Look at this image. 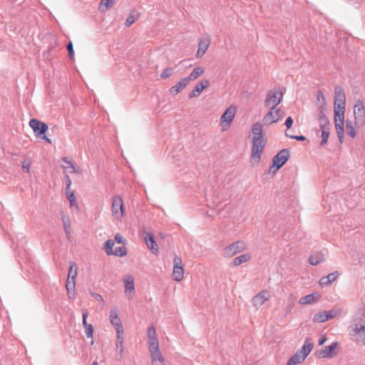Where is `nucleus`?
I'll use <instances>...</instances> for the list:
<instances>
[{"instance_id":"1","label":"nucleus","mask_w":365,"mask_h":365,"mask_svg":"<svg viewBox=\"0 0 365 365\" xmlns=\"http://www.w3.org/2000/svg\"><path fill=\"white\" fill-rule=\"evenodd\" d=\"M345 106V94L341 87H337L334 91V121L336 132L340 143H342L344 139Z\"/></svg>"},{"instance_id":"2","label":"nucleus","mask_w":365,"mask_h":365,"mask_svg":"<svg viewBox=\"0 0 365 365\" xmlns=\"http://www.w3.org/2000/svg\"><path fill=\"white\" fill-rule=\"evenodd\" d=\"M250 132L252 135V145L250 163L252 165H257L260 162L267 140L263 133V125L261 123H254Z\"/></svg>"},{"instance_id":"3","label":"nucleus","mask_w":365,"mask_h":365,"mask_svg":"<svg viewBox=\"0 0 365 365\" xmlns=\"http://www.w3.org/2000/svg\"><path fill=\"white\" fill-rule=\"evenodd\" d=\"M147 336L151 365H168L166 359L160 349L156 329L153 326H150L148 329Z\"/></svg>"},{"instance_id":"4","label":"nucleus","mask_w":365,"mask_h":365,"mask_svg":"<svg viewBox=\"0 0 365 365\" xmlns=\"http://www.w3.org/2000/svg\"><path fill=\"white\" fill-rule=\"evenodd\" d=\"M313 349V344L307 339L299 351L295 353L287 362L286 365H297L302 363Z\"/></svg>"},{"instance_id":"5","label":"nucleus","mask_w":365,"mask_h":365,"mask_svg":"<svg viewBox=\"0 0 365 365\" xmlns=\"http://www.w3.org/2000/svg\"><path fill=\"white\" fill-rule=\"evenodd\" d=\"M236 113L237 108L234 106H230L223 113L220 119V125L222 131H226L230 128Z\"/></svg>"},{"instance_id":"6","label":"nucleus","mask_w":365,"mask_h":365,"mask_svg":"<svg viewBox=\"0 0 365 365\" xmlns=\"http://www.w3.org/2000/svg\"><path fill=\"white\" fill-rule=\"evenodd\" d=\"M354 125L356 128L363 127L365 125V107L361 100H358L354 104Z\"/></svg>"},{"instance_id":"7","label":"nucleus","mask_w":365,"mask_h":365,"mask_svg":"<svg viewBox=\"0 0 365 365\" xmlns=\"http://www.w3.org/2000/svg\"><path fill=\"white\" fill-rule=\"evenodd\" d=\"M111 212L113 217L118 220H122L125 215L123 200L119 195H115L112 199Z\"/></svg>"},{"instance_id":"8","label":"nucleus","mask_w":365,"mask_h":365,"mask_svg":"<svg viewBox=\"0 0 365 365\" xmlns=\"http://www.w3.org/2000/svg\"><path fill=\"white\" fill-rule=\"evenodd\" d=\"M283 95L280 88H274L269 91L266 96L265 107H277L283 98Z\"/></svg>"},{"instance_id":"9","label":"nucleus","mask_w":365,"mask_h":365,"mask_svg":"<svg viewBox=\"0 0 365 365\" xmlns=\"http://www.w3.org/2000/svg\"><path fill=\"white\" fill-rule=\"evenodd\" d=\"M272 298V293L267 289H263L256 294L251 300L253 307L258 310L259 309L267 302H269Z\"/></svg>"},{"instance_id":"10","label":"nucleus","mask_w":365,"mask_h":365,"mask_svg":"<svg viewBox=\"0 0 365 365\" xmlns=\"http://www.w3.org/2000/svg\"><path fill=\"white\" fill-rule=\"evenodd\" d=\"M269 109V112L266 113L263 117V122L264 124L270 125L277 123L278 120L282 119L284 115V111L277 107H267Z\"/></svg>"},{"instance_id":"11","label":"nucleus","mask_w":365,"mask_h":365,"mask_svg":"<svg viewBox=\"0 0 365 365\" xmlns=\"http://www.w3.org/2000/svg\"><path fill=\"white\" fill-rule=\"evenodd\" d=\"M317 113L319 121L327 119L325 115L327 111V101L322 91H319L317 93Z\"/></svg>"},{"instance_id":"12","label":"nucleus","mask_w":365,"mask_h":365,"mask_svg":"<svg viewBox=\"0 0 365 365\" xmlns=\"http://www.w3.org/2000/svg\"><path fill=\"white\" fill-rule=\"evenodd\" d=\"M172 278L176 282H180L184 278V269L182 262L180 257L175 256L173 259V269Z\"/></svg>"},{"instance_id":"13","label":"nucleus","mask_w":365,"mask_h":365,"mask_svg":"<svg viewBox=\"0 0 365 365\" xmlns=\"http://www.w3.org/2000/svg\"><path fill=\"white\" fill-rule=\"evenodd\" d=\"M247 247L246 243L243 241H237L232 243L225 248L224 255L227 257H231L237 253L244 251Z\"/></svg>"},{"instance_id":"14","label":"nucleus","mask_w":365,"mask_h":365,"mask_svg":"<svg viewBox=\"0 0 365 365\" xmlns=\"http://www.w3.org/2000/svg\"><path fill=\"white\" fill-rule=\"evenodd\" d=\"M338 347L339 344L337 342H334L331 345L325 346L316 351L315 356L319 359L332 358L337 354Z\"/></svg>"},{"instance_id":"15","label":"nucleus","mask_w":365,"mask_h":365,"mask_svg":"<svg viewBox=\"0 0 365 365\" xmlns=\"http://www.w3.org/2000/svg\"><path fill=\"white\" fill-rule=\"evenodd\" d=\"M211 42L210 37L205 36L200 38L198 48L196 53V58H201L207 51Z\"/></svg>"},{"instance_id":"16","label":"nucleus","mask_w":365,"mask_h":365,"mask_svg":"<svg viewBox=\"0 0 365 365\" xmlns=\"http://www.w3.org/2000/svg\"><path fill=\"white\" fill-rule=\"evenodd\" d=\"M29 125L37 137H40L41 135L44 134L48 130V125L37 119H31L29 121Z\"/></svg>"},{"instance_id":"17","label":"nucleus","mask_w":365,"mask_h":365,"mask_svg":"<svg viewBox=\"0 0 365 365\" xmlns=\"http://www.w3.org/2000/svg\"><path fill=\"white\" fill-rule=\"evenodd\" d=\"M110 322L115 327L116 334H123V327L121 319L118 317V312L116 309H112L110 312L109 316Z\"/></svg>"},{"instance_id":"18","label":"nucleus","mask_w":365,"mask_h":365,"mask_svg":"<svg viewBox=\"0 0 365 365\" xmlns=\"http://www.w3.org/2000/svg\"><path fill=\"white\" fill-rule=\"evenodd\" d=\"M289 152L287 150H281L274 158H273V167L276 168V170H279L288 160Z\"/></svg>"},{"instance_id":"19","label":"nucleus","mask_w":365,"mask_h":365,"mask_svg":"<svg viewBox=\"0 0 365 365\" xmlns=\"http://www.w3.org/2000/svg\"><path fill=\"white\" fill-rule=\"evenodd\" d=\"M352 335L356 336V341L359 344L364 345L365 344V325H361L358 327L357 325L354 326L352 328Z\"/></svg>"},{"instance_id":"20","label":"nucleus","mask_w":365,"mask_h":365,"mask_svg":"<svg viewBox=\"0 0 365 365\" xmlns=\"http://www.w3.org/2000/svg\"><path fill=\"white\" fill-rule=\"evenodd\" d=\"M210 86V81L205 79L198 83L192 91L189 93V98H192L200 95V93Z\"/></svg>"},{"instance_id":"21","label":"nucleus","mask_w":365,"mask_h":365,"mask_svg":"<svg viewBox=\"0 0 365 365\" xmlns=\"http://www.w3.org/2000/svg\"><path fill=\"white\" fill-rule=\"evenodd\" d=\"M320 122V129L322 130V143L321 145H325L329 136V130L331 128V125L328 119H324L323 121Z\"/></svg>"},{"instance_id":"22","label":"nucleus","mask_w":365,"mask_h":365,"mask_svg":"<svg viewBox=\"0 0 365 365\" xmlns=\"http://www.w3.org/2000/svg\"><path fill=\"white\" fill-rule=\"evenodd\" d=\"M144 240L150 252L153 254L157 255L159 252V248L155 241L153 235L151 233L148 232L144 238Z\"/></svg>"},{"instance_id":"23","label":"nucleus","mask_w":365,"mask_h":365,"mask_svg":"<svg viewBox=\"0 0 365 365\" xmlns=\"http://www.w3.org/2000/svg\"><path fill=\"white\" fill-rule=\"evenodd\" d=\"M321 298L319 293H312L304 297H302L299 300V304L301 305H307L317 302Z\"/></svg>"},{"instance_id":"24","label":"nucleus","mask_w":365,"mask_h":365,"mask_svg":"<svg viewBox=\"0 0 365 365\" xmlns=\"http://www.w3.org/2000/svg\"><path fill=\"white\" fill-rule=\"evenodd\" d=\"M189 84V81L186 78H182L174 85L170 89V93L174 96L178 94L182 89H184Z\"/></svg>"},{"instance_id":"25","label":"nucleus","mask_w":365,"mask_h":365,"mask_svg":"<svg viewBox=\"0 0 365 365\" xmlns=\"http://www.w3.org/2000/svg\"><path fill=\"white\" fill-rule=\"evenodd\" d=\"M123 283L125 286V293L126 295L134 291V277L132 275L128 274L125 276Z\"/></svg>"},{"instance_id":"26","label":"nucleus","mask_w":365,"mask_h":365,"mask_svg":"<svg viewBox=\"0 0 365 365\" xmlns=\"http://www.w3.org/2000/svg\"><path fill=\"white\" fill-rule=\"evenodd\" d=\"M338 276H339L338 272L336 271V272H331V273L329 274L328 275L322 277L319 280V284L321 285H329L331 282H334L337 279Z\"/></svg>"},{"instance_id":"27","label":"nucleus","mask_w":365,"mask_h":365,"mask_svg":"<svg viewBox=\"0 0 365 365\" xmlns=\"http://www.w3.org/2000/svg\"><path fill=\"white\" fill-rule=\"evenodd\" d=\"M324 261V254L321 252L313 253L309 258V262L312 265H317Z\"/></svg>"},{"instance_id":"28","label":"nucleus","mask_w":365,"mask_h":365,"mask_svg":"<svg viewBox=\"0 0 365 365\" xmlns=\"http://www.w3.org/2000/svg\"><path fill=\"white\" fill-rule=\"evenodd\" d=\"M205 73V68L202 66L195 67L189 76L185 77L188 81H195Z\"/></svg>"},{"instance_id":"29","label":"nucleus","mask_w":365,"mask_h":365,"mask_svg":"<svg viewBox=\"0 0 365 365\" xmlns=\"http://www.w3.org/2000/svg\"><path fill=\"white\" fill-rule=\"evenodd\" d=\"M123 334H116V351L118 354L120 356V359L122 358V355L123 353Z\"/></svg>"},{"instance_id":"30","label":"nucleus","mask_w":365,"mask_h":365,"mask_svg":"<svg viewBox=\"0 0 365 365\" xmlns=\"http://www.w3.org/2000/svg\"><path fill=\"white\" fill-rule=\"evenodd\" d=\"M251 259V255L250 254H244L235 257L232 264L235 267L238 266L242 263L249 262Z\"/></svg>"},{"instance_id":"31","label":"nucleus","mask_w":365,"mask_h":365,"mask_svg":"<svg viewBox=\"0 0 365 365\" xmlns=\"http://www.w3.org/2000/svg\"><path fill=\"white\" fill-rule=\"evenodd\" d=\"M75 285L76 280L67 279L66 280V290L69 298L73 299L75 297Z\"/></svg>"},{"instance_id":"32","label":"nucleus","mask_w":365,"mask_h":365,"mask_svg":"<svg viewBox=\"0 0 365 365\" xmlns=\"http://www.w3.org/2000/svg\"><path fill=\"white\" fill-rule=\"evenodd\" d=\"M115 0H101L99 4V11L106 12L114 4Z\"/></svg>"},{"instance_id":"33","label":"nucleus","mask_w":365,"mask_h":365,"mask_svg":"<svg viewBox=\"0 0 365 365\" xmlns=\"http://www.w3.org/2000/svg\"><path fill=\"white\" fill-rule=\"evenodd\" d=\"M62 222L66 237L69 238L71 237V221L69 217L67 215H63Z\"/></svg>"},{"instance_id":"34","label":"nucleus","mask_w":365,"mask_h":365,"mask_svg":"<svg viewBox=\"0 0 365 365\" xmlns=\"http://www.w3.org/2000/svg\"><path fill=\"white\" fill-rule=\"evenodd\" d=\"M355 125L354 123L349 120H347L346 122V132L348 135H349L351 138H354L356 135V130L354 128Z\"/></svg>"},{"instance_id":"35","label":"nucleus","mask_w":365,"mask_h":365,"mask_svg":"<svg viewBox=\"0 0 365 365\" xmlns=\"http://www.w3.org/2000/svg\"><path fill=\"white\" fill-rule=\"evenodd\" d=\"M78 274V267L76 263L70 264L67 279L76 280Z\"/></svg>"},{"instance_id":"36","label":"nucleus","mask_w":365,"mask_h":365,"mask_svg":"<svg viewBox=\"0 0 365 365\" xmlns=\"http://www.w3.org/2000/svg\"><path fill=\"white\" fill-rule=\"evenodd\" d=\"M312 320L314 323H322L327 321V311L321 312L316 314L313 317Z\"/></svg>"},{"instance_id":"37","label":"nucleus","mask_w":365,"mask_h":365,"mask_svg":"<svg viewBox=\"0 0 365 365\" xmlns=\"http://www.w3.org/2000/svg\"><path fill=\"white\" fill-rule=\"evenodd\" d=\"M114 246V242L112 240H108L105 243V250L109 255H113V248Z\"/></svg>"},{"instance_id":"38","label":"nucleus","mask_w":365,"mask_h":365,"mask_svg":"<svg viewBox=\"0 0 365 365\" xmlns=\"http://www.w3.org/2000/svg\"><path fill=\"white\" fill-rule=\"evenodd\" d=\"M173 73V68L171 67H168L165 68L160 74V78L163 79H166L170 78Z\"/></svg>"},{"instance_id":"39","label":"nucleus","mask_w":365,"mask_h":365,"mask_svg":"<svg viewBox=\"0 0 365 365\" xmlns=\"http://www.w3.org/2000/svg\"><path fill=\"white\" fill-rule=\"evenodd\" d=\"M127 253L126 248L123 246L122 247H118L115 249V250H113V255H115L116 256L123 257Z\"/></svg>"},{"instance_id":"40","label":"nucleus","mask_w":365,"mask_h":365,"mask_svg":"<svg viewBox=\"0 0 365 365\" xmlns=\"http://www.w3.org/2000/svg\"><path fill=\"white\" fill-rule=\"evenodd\" d=\"M340 315H341L340 310L332 309L329 312H327V320L331 319L336 317H339Z\"/></svg>"},{"instance_id":"41","label":"nucleus","mask_w":365,"mask_h":365,"mask_svg":"<svg viewBox=\"0 0 365 365\" xmlns=\"http://www.w3.org/2000/svg\"><path fill=\"white\" fill-rule=\"evenodd\" d=\"M296 300V297L294 294H290L287 298V302H288V311L290 312L293 307L294 306V302Z\"/></svg>"},{"instance_id":"42","label":"nucleus","mask_w":365,"mask_h":365,"mask_svg":"<svg viewBox=\"0 0 365 365\" xmlns=\"http://www.w3.org/2000/svg\"><path fill=\"white\" fill-rule=\"evenodd\" d=\"M31 165V162L29 159H25L22 161V169L24 171L26 172L27 173H30V168Z\"/></svg>"},{"instance_id":"43","label":"nucleus","mask_w":365,"mask_h":365,"mask_svg":"<svg viewBox=\"0 0 365 365\" xmlns=\"http://www.w3.org/2000/svg\"><path fill=\"white\" fill-rule=\"evenodd\" d=\"M85 332L88 338H93V327L92 324H88L84 327Z\"/></svg>"},{"instance_id":"44","label":"nucleus","mask_w":365,"mask_h":365,"mask_svg":"<svg viewBox=\"0 0 365 365\" xmlns=\"http://www.w3.org/2000/svg\"><path fill=\"white\" fill-rule=\"evenodd\" d=\"M68 198L70 201L71 206L78 207V204L73 192H71V194L68 195Z\"/></svg>"},{"instance_id":"45","label":"nucleus","mask_w":365,"mask_h":365,"mask_svg":"<svg viewBox=\"0 0 365 365\" xmlns=\"http://www.w3.org/2000/svg\"><path fill=\"white\" fill-rule=\"evenodd\" d=\"M137 20V18L135 17L133 15L130 14L129 16L127 18L125 21V26H130L133 24L135 23V21Z\"/></svg>"},{"instance_id":"46","label":"nucleus","mask_w":365,"mask_h":365,"mask_svg":"<svg viewBox=\"0 0 365 365\" xmlns=\"http://www.w3.org/2000/svg\"><path fill=\"white\" fill-rule=\"evenodd\" d=\"M67 49L68 51V56L69 57L73 59L74 57V52L73 49V44L72 43H69L67 46Z\"/></svg>"},{"instance_id":"47","label":"nucleus","mask_w":365,"mask_h":365,"mask_svg":"<svg viewBox=\"0 0 365 365\" xmlns=\"http://www.w3.org/2000/svg\"><path fill=\"white\" fill-rule=\"evenodd\" d=\"M88 316V313L86 310H84L83 312V327L88 325L89 324L87 323V317Z\"/></svg>"},{"instance_id":"48","label":"nucleus","mask_w":365,"mask_h":365,"mask_svg":"<svg viewBox=\"0 0 365 365\" xmlns=\"http://www.w3.org/2000/svg\"><path fill=\"white\" fill-rule=\"evenodd\" d=\"M293 124V120L292 117H288L285 120V125L287 128H290Z\"/></svg>"},{"instance_id":"49","label":"nucleus","mask_w":365,"mask_h":365,"mask_svg":"<svg viewBox=\"0 0 365 365\" xmlns=\"http://www.w3.org/2000/svg\"><path fill=\"white\" fill-rule=\"evenodd\" d=\"M115 240L118 242V243H124L125 242V240L123 238V237L119 234H117L115 236Z\"/></svg>"},{"instance_id":"50","label":"nucleus","mask_w":365,"mask_h":365,"mask_svg":"<svg viewBox=\"0 0 365 365\" xmlns=\"http://www.w3.org/2000/svg\"><path fill=\"white\" fill-rule=\"evenodd\" d=\"M287 136L291 138H294V139H296V140H305V137L303 136V135H289L288 134H286Z\"/></svg>"},{"instance_id":"51","label":"nucleus","mask_w":365,"mask_h":365,"mask_svg":"<svg viewBox=\"0 0 365 365\" xmlns=\"http://www.w3.org/2000/svg\"><path fill=\"white\" fill-rule=\"evenodd\" d=\"M66 184H67L66 190H68L70 189L71 185V180L70 179V178L68 176L66 177Z\"/></svg>"},{"instance_id":"52","label":"nucleus","mask_w":365,"mask_h":365,"mask_svg":"<svg viewBox=\"0 0 365 365\" xmlns=\"http://www.w3.org/2000/svg\"><path fill=\"white\" fill-rule=\"evenodd\" d=\"M42 139H43L44 140H46L47 143H51V140L50 138H47L46 135H43L42 137Z\"/></svg>"},{"instance_id":"53","label":"nucleus","mask_w":365,"mask_h":365,"mask_svg":"<svg viewBox=\"0 0 365 365\" xmlns=\"http://www.w3.org/2000/svg\"><path fill=\"white\" fill-rule=\"evenodd\" d=\"M326 340H327V338H326V337L322 338V339L319 341V344L320 346H321V345H322V344L326 341Z\"/></svg>"},{"instance_id":"54","label":"nucleus","mask_w":365,"mask_h":365,"mask_svg":"<svg viewBox=\"0 0 365 365\" xmlns=\"http://www.w3.org/2000/svg\"><path fill=\"white\" fill-rule=\"evenodd\" d=\"M66 193H67V195H68H68H70V194H71V192H72V191L71 190V188H70L69 190H68L66 189Z\"/></svg>"},{"instance_id":"55","label":"nucleus","mask_w":365,"mask_h":365,"mask_svg":"<svg viewBox=\"0 0 365 365\" xmlns=\"http://www.w3.org/2000/svg\"><path fill=\"white\" fill-rule=\"evenodd\" d=\"M91 365H98V363H97L96 361H94V362H93V363H92V364H91Z\"/></svg>"},{"instance_id":"56","label":"nucleus","mask_w":365,"mask_h":365,"mask_svg":"<svg viewBox=\"0 0 365 365\" xmlns=\"http://www.w3.org/2000/svg\"><path fill=\"white\" fill-rule=\"evenodd\" d=\"M68 163L71 165L72 168H73V166L71 164V162H68Z\"/></svg>"}]
</instances>
